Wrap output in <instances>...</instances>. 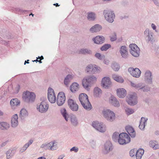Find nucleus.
Wrapping results in <instances>:
<instances>
[{"label":"nucleus","mask_w":159,"mask_h":159,"mask_svg":"<svg viewBox=\"0 0 159 159\" xmlns=\"http://www.w3.org/2000/svg\"><path fill=\"white\" fill-rule=\"evenodd\" d=\"M50 149L51 150H54L56 149L57 147V143L55 141H52L49 143Z\"/></svg>","instance_id":"nucleus-36"},{"label":"nucleus","mask_w":159,"mask_h":159,"mask_svg":"<svg viewBox=\"0 0 159 159\" xmlns=\"http://www.w3.org/2000/svg\"><path fill=\"white\" fill-rule=\"evenodd\" d=\"M71 124L74 126H76L78 124V120L75 115H72L70 116Z\"/></svg>","instance_id":"nucleus-29"},{"label":"nucleus","mask_w":159,"mask_h":159,"mask_svg":"<svg viewBox=\"0 0 159 159\" xmlns=\"http://www.w3.org/2000/svg\"><path fill=\"white\" fill-rule=\"evenodd\" d=\"M94 43L97 44H101L104 43V40H93Z\"/></svg>","instance_id":"nucleus-56"},{"label":"nucleus","mask_w":159,"mask_h":159,"mask_svg":"<svg viewBox=\"0 0 159 159\" xmlns=\"http://www.w3.org/2000/svg\"><path fill=\"white\" fill-rule=\"evenodd\" d=\"M125 129L132 138H134L135 136V132L132 127L130 126H127Z\"/></svg>","instance_id":"nucleus-25"},{"label":"nucleus","mask_w":159,"mask_h":159,"mask_svg":"<svg viewBox=\"0 0 159 159\" xmlns=\"http://www.w3.org/2000/svg\"><path fill=\"white\" fill-rule=\"evenodd\" d=\"M94 65L92 64L89 65L86 67V70L87 72H89V71H91L92 72V70L93 69Z\"/></svg>","instance_id":"nucleus-50"},{"label":"nucleus","mask_w":159,"mask_h":159,"mask_svg":"<svg viewBox=\"0 0 159 159\" xmlns=\"http://www.w3.org/2000/svg\"><path fill=\"white\" fill-rule=\"evenodd\" d=\"M104 118L108 121L112 122L116 119V114L112 111L109 109H104L102 112Z\"/></svg>","instance_id":"nucleus-3"},{"label":"nucleus","mask_w":159,"mask_h":159,"mask_svg":"<svg viewBox=\"0 0 159 159\" xmlns=\"http://www.w3.org/2000/svg\"><path fill=\"white\" fill-rule=\"evenodd\" d=\"M129 52L134 57H138L140 53L139 48L135 44H131L129 45Z\"/></svg>","instance_id":"nucleus-8"},{"label":"nucleus","mask_w":159,"mask_h":159,"mask_svg":"<svg viewBox=\"0 0 159 159\" xmlns=\"http://www.w3.org/2000/svg\"><path fill=\"white\" fill-rule=\"evenodd\" d=\"M48 97L49 101L52 103H54L56 101L54 90L52 88H49L48 90Z\"/></svg>","instance_id":"nucleus-12"},{"label":"nucleus","mask_w":159,"mask_h":159,"mask_svg":"<svg viewBox=\"0 0 159 159\" xmlns=\"http://www.w3.org/2000/svg\"><path fill=\"white\" fill-rule=\"evenodd\" d=\"M153 34L151 32H149L148 29H146L144 31V35L146 40H152L154 39Z\"/></svg>","instance_id":"nucleus-27"},{"label":"nucleus","mask_w":159,"mask_h":159,"mask_svg":"<svg viewBox=\"0 0 159 159\" xmlns=\"http://www.w3.org/2000/svg\"><path fill=\"white\" fill-rule=\"evenodd\" d=\"M66 100V97L64 93H59L57 97V103L58 106H61L64 103Z\"/></svg>","instance_id":"nucleus-13"},{"label":"nucleus","mask_w":159,"mask_h":159,"mask_svg":"<svg viewBox=\"0 0 159 159\" xmlns=\"http://www.w3.org/2000/svg\"><path fill=\"white\" fill-rule=\"evenodd\" d=\"M105 38L102 36L98 35L93 38L92 40H104Z\"/></svg>","instance_id":"nucleus-51"},{"label":"nucleus","mask_w":159,"mask_h":159,"mask_svg":"<svg viewBox=\"0 0 159 159\" xmlns=\"http://www.w3.org/2000/svg\"><path fill=\"white\" fill-rule=\"evenodd\" d=\"M102 86L105 89H107L110 87L111 83L110 79L108 77H104L102 80Z\"/></svg>","instance_id":"nucleus-16"},{"label":"nucleus","mask_w":159,"mask_h":159,"mask_svg":"<svg viewBox=\"0 0 159 159\" xmlns=\"http://www.w3.org/2000/svg\"><path fill=\"white\" fill-rule=\"evenodd\" d=\"M96 78L93 75L86 77L82 80V85L85 89L89 91L90 88L96 82Z\"/></svg>","instance_id":"nucleus-1"},{"label":"nucleus","mask_w":159,"mask_h":159,"mask_svg":"<svg viewBox=\"0 0 159 159\" xmlns=\"http://www.w3.org/2000/svg\"><path fill=\"white\" fill-rule=\"evenodd\" d=\"M28 116V112L25 109H22L20 113L19 116L21 119H24V117Z\"/></svg>","instance_id":"nucleus-40"},{"label":"nucleus","mask_w":159,"mask_h":159,"mask_svg":"<svg viewBox=\"0 0 159 159\" xmlns=\"http://www.w3.org/2000/svg\"><path fill=\"white\" fill-rule=\"evenodd\" d=\"M20 103V102L17 98L12 99L10 101V104L12 106H17Z\"/></svg>","instance_id":"nucleus-42"},{"label":"nucleus","mask_w":159,"mask_h":159,"mask_svg":"<svg viewBox=\"0 0 159 159\" xmlns=\"http://www.w3.org/2000/svg\"><path fill=\"white\" fill-rule=\"evenodd\" d=\"M7 141H6L4 143H3L1 145V146L2 147H3L4 146L7 144Z\"/></svg>","instance_id":"nucleus-63"},{"label":"nucleus","mask_w":159,"mask_h":159,"mask_svg":"<svg viewBox=\"0 0 159 159\" xmlns=\"http://www.w3.org/2000/svg\"><path fill=\"white\" fill-rule=\"evenodd\" d=\"M128 104L130 105L134 106L137 103V97L136 94H130L126 99Z\"/></svg>","instance_id":"nucleus-10"},{"label":"nucleus","mask_w":159,"mask_h":159,"mask_svg":"<svg viewBox=\"0 0 159 159\" xmlns=\"http://www.w3.org/2000/svg\"><path fill=\"white\" fill-rule=\"evenodd\" d=\"M22 98L23 100L25 102L27 103H32L35 100V95L33 92L26 91L23 93Z\"/></svg>","instance_id":"nucleus-4"},{"label":"nucleus","mask_w":159,"mask_h":159,"mask_svg":"<svg viewBox=\"0 0 159 159\" xmlns=\"http://www.w3.org/2000/svg\"><path fill=\"white\" fill-rule=\"evenodd\" d=\"M125 111L127 115H130L134 112L133 110L128 108H126L125 109Z\"/></svg>","instance_id":"nucleus-47"},{"label":"nucleus","mask_w":159,"mask_h":159,"mask_svg":"<svg viewBox=\"0 0 159 159\" xmlns=\"http://www.w3.org/2000/svg\"><path fill=\"white\" fill-rule=\"evenodd\" d=\"M149 145L151 147L154 149H157L159 148V145L156 141H151L149 142Z\"/></svg>","instance_id":"nucleus-35"},{"label":"nucleus","mask_w":159,"mask_h":159,"mask_svg":"<svg viewBox=\"0 0 159 159\" xmlns=\"http://www.w3.org/2000/svg\"><path fill=\"white\" fill-rule=\"evenodd\" d=\"M152 73L150 70H147L146 71L144 75V79L149 84H152Z\"/></svg>","instance_id":"nucleus-18"},{"label":"nucleus","mask_w":159,"mask_h":159,"mask_svg":"<svg viewBox=\"0 0 159 159\" xmlns=\"http://www.w3.org/2000/svg\"><path fill=\"white\" fill-rule=\"evenodd\" d=\"M79 88V85L77 83H73L70 87V90L73 93H75V92L78 91Z\"/></svg>","instance_id":"nucleus-31"},{"label":"nucleus","mask_w":159,"mask_h":159,"mask_svg":"<svg viewBox=\"0 0 159 159\" xmlns=\"http://www.w3.org/2000/svg\"><path fill=\"white\" fill-rule=\"evenodd\" d=\"M95 56L97 58L100 60L104 59L105 57L104 55H102L100 53H98L95 54Z\"/></svg>","instance_id":"nucleus-48"},{"label":"nucleus","mask_w":159,"mask_h":159,"mask_svg":"<svg viewBox=\"0 0 159 159\" xmlns=\"http://www.w3.org/2000/svg\"><path fill=\"white\" fill-rule=\"evenodd\" d=\"M90 144L91 145L93 148L96 144L95 141L93 140H91L90 141Z\"/></svg>","instance_id":"nucleus-58"},{"label":"nucleus","mask_w":159,"mask_h":159,"mask_svg":"<svg viewBox=\"0 0 159 159\" xmlns=\"http://www.w3.org/2000/svg\"><path fill=\"white\" fill-rule=\"evenodd\" d=\"M64 156V155H61L57 159H63Z\"/></svg>","instance_id":"nucleus-62"},{"label":"nucleus","mask_w":159,"mask_h":159,"mask_svg":"<svg viewBox=\"0 0 159 159\" xmlns=\"http://www.w3.org/2000/svg\"><path fill=\"white\" fill-rule=\"evenodd\" d=\"M61 112L63 117L65 119V120L66 121H68L69 120V116L67 113L66 109L65 108L61 109Z\"/></svg>","instance_id":"nucleus-32"},{"label":"nucleus","mask_w":159,"mask_h":159,"mask_svg":"<svg viewBox=\"0 0 159 159\" xmlns=\"http://www.w3.org/2000/svg\"><path fill=\"white\" fill-rule=\"evenodd\" d=\"M87 20L91 21H94L96 18V14L94 12H89L87 13Z\"/></svg>","instance_id":"nucleus-26"},{"label":"nucleus","mask_w":159,"mask_h":159,"mask_svg":"<svg viewBox=\"0 0 159 159\" xmlns=\"http://www.w3.org/2000/svg\"><path fill=\"white\" fill-rule=\"evenodd\" d=\"M81 105L83 108L87 110H90L92 108L91 105L89 100L86 101Z\"/></svg>","instance_id":"nucleus-30"},{"label":"nucleus","mask_w":159,"mask_h":159,"mask_svg":"<svg viewBox=\"0 0 159 159\" xmlns=\"http://www.w3.org/2000/svg\"><path fill=\"white\" fill-rule=\"evenodd\" d=\"M110 37V40H116L117 39L116 34L115 32L111 34Z\"/></svg>","instance_id":"nucleus-53"},{"label":"nucleus","mask_w":159,"mask_h":159,"mask_svg":"<svg viewBox=\"0 0 159 159\" xmlns=\"http://www.w3.org/2000/svg\"><path fill=\"white\" fill-rule=\"evenodd\" d=\"M16 152L14 148H11L7 151L6 152L7 159H11L14 155Z\"/></svg>","instance_id":"nucleus-21"},{"label":"nucleus","mask_w":159,"mask_h":159,"mask_svg":"<svg viewBox=\"0 0 159 159\" xmlns=\"http://www.w3.org/2000/svg\"><path fill=\"white\" fill-rule=\"evenodd\" d=\"M18 116L16 114H15L12 117L11 123V126L12 127L15 128L19 124L18 120Z\"/></svg>","instance_id":"nucleus-19"},{"label":"nucleus","mask_w":159,"mask_h":159,"mask_svg":"<svg viewBox=\"0 0 159 159\" xmlns=\"http://www.w3.org/2000/svg\"><path fill=\"white\" fill-rule=\"evenodd\" d=\"M79 150V148H78L76 147H72V148H71L70 151H74L75 152H77Z\"/></svg>","instance_id":"nucleus-55"},{"label":"nucleus","mask_w":159,"mask_h":159,"mask_svg":"<svg viewBox=\"0 0 159 159\" xmlns=\"http://www.w3.org/2000/svg\"><path fill=\"white\" fill-rule=\"evenodd\" d=\"M102 93V91L101 89L98 87H96L94 88V96L98 97H100Z\"/></svg>","instance_id":"nucleus-37"},{"label":"nucleus","mask_w":159,"mask_h":159,"mask_svg":"<svg viewBox=\"0 0 159 159\" xmlns=\"http://www.w3.org/2000/svg\"><path fill=\"white\" fill-rule=\"evenodd\" d=\"M68 104L70 108L73 111H77L78 109V106L75 102L71 99L68 100Z\"/></svg>","instance_id":"nucleus-14"},{"label":"nucleus","mask_w":159,"mask_h":159,"mask_svg":"<svg viewBox=\"0 0 159 159\" xmlns=\"http://www.w3.org/2000/svg\"><path fill=\"white\" fill-rule=\"evenodd\" d=\"M119 133L118 132H114L112 135V139L115 142H118V139L119 138Z\"/></svg>","instance_id":"nucleus-44"},{"label":"nucleus","mask_w":159,"mask_h":159,"mask_svg":"<svg viewBox=\"0 0 159 159\" xmlns=\"http://www.w3.org/2000/svg\"><path fill=\"white\" fill-rule=\"evenodd\" d=\"M26 149L24 146H23L20 149V152H21L22 153L23 152H24V151H25L26 150Z\"/></svg>","instance_id":"nucleus-59"},{"label":"nucleus","mask_w":159,"mask_h":159,"mask_svg":"<svg viewBox=\"0 0 159 159\" xmlns=\"http://www.w3.org/2000/svg\"><path fill=\"white\" fill-rule=\"evenodd\" d=\"M10 127L9 124L6 122H0V129L2 130L7 129Z\"/></svg>","instance_id":"nucleus-39"},{"label":"nucleus","mask_w":159,"mask_h":159,"mask_svg":"<svg viewBox=\"0 0 159 159\" xmlns=\"http://www.w3.org/2000/svg\"><path fill=\"white\" fill-rule=\"evenodd\" d=\"M154 3L157 6H159V3L157 0H153Z\"/></svg>","instance_id":"nucleus-60"},{"label":"nucleus","mask_w":159,"mask_h":159,"mask_svg":"<svg viewBox=\"0 0 159 159\" xmlns=\"http://www.w3.org/2000/svg\"><path fill=\"white\" fill-rule=\"evenodd\" d=\"M74 75H68L65 78L64 80V83L66 85H67L70 81L73 79Z\"/></svg>","instance_id":"nucleus-34"},{"label":"nucleus","mask_w":159,"mask_h":159,"mask_svg":"<svg viewBox=\"0 0 159 159\" xmlns=\"http://www.w3.org/2000/svg\"><path fill=\"white\" fill-rule=\"evenodd\" d=\"M144 153V150L143 149H139L136 151V159H141Z\"/></svg>","instance_id":"nucleus-33"},{"label":"nucleus","mask_w":159,"mask_h":159,"mask_svg":"<svg viewBox=\"0 0 159 159\" xmlns=\"http://www.w3.org/2000/svg\"><path fill=\"white\" fill-rule=\"evenodd\" d=\"M109 102L112 105L116 107H119L120 106V103L116 98L113 96H111L110 98Z\"/></svg>","instance_id":"nucleus-24"},{"label":"nucleus","mask_w":159,"mask_h":159,"mask_svg":"<svg viewBox=\"0 0 159 159\" xmlns=\"http://www.w3.org/2000/svg\"><path fill=\"white\" fill-rule=\"evenodd\" d=\"M112 69L115 71H118L120 68V66L117 63L114 62L111 65Z\"/></svg>","instance_id":"nucleus-41"},{"label":"nucleus","mask_w":159,"mask_h":159,"mask_svg":"<svg viewBox=\"0 0 159 159\" xmlns=\"http://www.w3.org/2000/svg\"><path fill=\"white\" fill-rule=\"evenodd\" d=\"M112 150V144L110 141L106 142L104 145V148L103 150V153L107 154Z\"/></svg>","instance_id":"nucleus-17"},{"label":"nucleus","mask_w":159,"mask_h":159,"mask_svg":"<svg viewBox=\"0 0 159 159\" xmlns=\"http://www.w3.org/2000/svg\"><path fill=\"white\" fill-rule=\"evenodd\" d=\"M48 108V105L45 100L37 105V109L40 112L44 113L47 112Z\"/></svg>","instance_id":"nucleus-9"},{"label":"nucleus","mask_w":159,"mask_h":159,"mask_svg":"<svg viewBox=\"0 0 159 159\" xmlns=\"http://www.w3.org/2000/svg\"><path fill=\"white\" fill-rule=\"evenodd\" d=\"M130 83L132 87L141 92H146L150 91L149 87L144 83H137L132 81H130Z\"/></svg>","instance_id":"nucleus-2"},{"label":"nucleus","mask_w":159,"mask_h":159,"mask_svg":"<svg viewBox=\"0 0 159 159\" xmlns=\"http://www.w3.org/2000/svg\"><path fill=\"white\" fill-rule=\"evenodd\" d=\"M92 126L96 129L101 133H104L106 130V125L102 122L94 121L92 123Z\"/></svg>","instance_id":"nucleus-7"},{"label":"nucleus","mask_w":159,"mask_h":159,"mask_svg":"<svg viewBox=\"0 0 159 159\" xmlns=\"http://www.w3.org/2000/svg\"><path fill=\"white\" fill-rule=\"evenodd\" d=\"M119 52L121 56L124 59L127 58L128 57V52L127 48L125 46H122L119 48Z\"/></svg>","instance_id":"nucleus-15"},{"label":"nucleus","mask_w":159,"mask_h":159,"mask_svg":"<svg viewBox=\"0 0 159 159\" xmlns=\"http://www.w3.org/2000/svg\"><path fill=\"white\" fill-rule=\"evenodd\" d=\"M128 71L130 75L134 77L139 78L140 76L141 71L138 68H136L134 69L130 67L128 69Z\"/></svg>","instance_id":"nucleus-11"},{"label":"nucleus","mask_w":159,"mask_h":159,"mask_svg":"<svg viewBox=\"0 0 159 159\" xmlns=\"http://www.w3.org/2000/svg\"><path fill=\"white\" fill-rule=\"evenodd\" d=\"M111 47V45L108 44H105L101 48V50L102 51H106Z\"/></svg>","instance_id":"nucleus-46"},{"label":"nucleus","mask_w":159,"mask_h":159,"mask_svg":"<svg viewBox=\"0 0 159 159\" xmlns=\"http://www.w3.org/2000/svg\"><path fill=\"white\" fill-rule=\"evenodd\" d=\"M37 159H46V158L44 157H41L38 158Z\"/></svg>","instance_id":"nucleus-64"},{"label":"nucleus","mask_w":159,"mask_h":159,"mask_svg":"<svg viewBox=\"0 0 159 159\" xmlns=\"http://www.w3.org/2000/svg\"><path fill=\"white\" fill-rule=\"evenodd\" d=\"M100 67H97V66L94 65L93 67V69L92 70V73L93 74L99 73L100 71Z\"/></svg>","instance_id":"nucleus-45"},{"label":"nucleus","mask_w":159,"mask_h":159,"mask_svg":"<svg viewBox=\"0 0 159 159\" xmlns=\"http://www.w3.org/2000/svg\"><path fill=\"white\" fill-rule=\"evenodd\" d=\"M130 141V137L127 134L122 133L119 134L118 142L120 144H126L129 143Z\"/></svg>","instance_id":"nucleus-6"},{"label":"nucleus","mask_w":159,"mask_h":159,"mask_svg":"<svg viewBox=\"0 0 159 159\" xmlns=\"http://www.w3.org/2000/svg\"><path fill=\"white\" fill-rule=\"evenodd\" d=\"M148 119L147 118L142 117L141 121H140V125H139V128L142 130L144 129L145 126L147 124Z\"/></svg>","instance_id":"nucleus-22"},{"label":"nucleus","mask_w":159,"mask_h":159,"mask_svg":"<svg viewBox=\"0 0 159 159\" xmlns=\"http://www.w3.org/2000/svg\"><path fill=\"white\" fill-rule=\"evenodd\" d=\"M117 95L120 98H123L126 95V90L123 88H120L117 90Z\"/></svg>","instance_id":"nucleus-23"},{"label":"nucleus","mask_w":159,"mask_h":159,"mask_svg":"<svg viewBox=\"0 0 159 159\" xmlns=\"http://www.w3.org/2000/svg\"><path fill=\"white\" fill-rule=\"evenodd\" d=\"M33 142V141L31 140H30L29 142L25 144L24 146L27 149L29 146Z\"/></svg>","instance_id":"nucleus-54"},{"label":"nucleus","mask_w":159,"mask_h":159,"mask_svg":"<svg viewBox=\"0 0 159 159\" xmlns=\"http://www.w3.org/2000/svg\"><path fill=\"white\" fill-rule=\"evenodd\" d=\"M80 53L83 54H91L92 53V52L90 50L88 49H81L80 51Z\"/></svg>","instance_id":"nucleus-43"},{"label":"nucleus","mask_w":159,"mask_h":159,"mask_svg":"<svg viewBox=\"0 0 159 159\" xmlns=\"http://www.w3.org/2000/svg\"><path fill=\"white\" fill-rule=\"evenodd\" d=\"M49 143L47 144L44 143L41 145L40 148H44V149L46 150L50 149L49 146Z\"/></svg>","instance_id":"nucleus-49"},{"label":"nucleus","mask_w":159,"mask_h":159,"mask_svg":"<svg viewBox=\"0 0 159 159\" xmlns=\"http://www.w3.org/2000/svg\"><path fill=\"white\" fill-rule=\"evenodd\" d=\"M136 150L135 149H131L129 152V155L131 157H133L136 154Z\"/></svg>","instance_id":"nucleus-52"},{"label":"nucleus","mask_w":159,"mask_h":159,"mask_svg":"<svg viewBox=\"0 0 159 159\" xmlns=\"http://www.w3.org/2000/svg\"><path fill=\"white\" fill-rule=\"evenodd\" d=\"M102 29V26L98 24H96L92 27L89 29V31L92 33L99 32Z\"/></svg>","instance_id":"nucleus-20"},{"label":"nucleus","mask_w":159,"mask_h":159,"mask_svg":"<svg viewBox=\"0 0 159 159\" xmlns=\"http://www.w3.org/2000/svg\"><path fill=\"white\" fill-rule=\"evenodd\" d=\"M105 19L108 22H113L115 18V14L113 11L110 10H105L103 12Z\"/></svg>","instance_id":"nucleus-5"},{"label":"nucleus","mask_w":159,"mask_h":159,"mask_svg":"<svg viewBox=\"0 0 159 159\" xmlns=\"http://www.w3.org/2000/svg\"><path fill=\"white\" fill-rule=\"evenodd\" d=\"M112 78L116 81L120 83H122L124 81V80L121 77L116 74H113L112 75Z\"/></svg>","instance_id":"nucleus-38"},{"label":"nucleus","mask_w":159,"mask_h":159,"mask_svg":"<svg viewBox=\"0 0 159 159\" xmlns=\"http://www.w3.org/2000/svg\"><path fill=\"white\" fill-rule=\"evenodd\" d=\"M109 62V60L107 59H105L104 61V63L108 65Z\"/></svg>","instance_id":"nucleus-61"},{"label":"nucleus","mask_w":159,"mask_h":159,"mask_svg":"<svg viewBox=\"0 0 159 159\" xmlns=\"http://www.w3.org/2000/svg\"><path fill=\"white\" fill-rule=\"evenodd\" d=\"M151 26L152 29L154 30L156 32H158V31L156 30L157 27L154 24L152 23L151 25Z\"/></svg>","instance_id":"nucleus-57"},{"label":"nucleus","mask_w":159,"mask_h":159,"mask_svg":"<svg viewBox=\"0 0 159 159\" xmlns=\"http://www.w3.org/2000/svg\"><path fill=\"white\" fill-rule=\"evenodd\" d=\"M79 99L80 101L82 104L86 101H88V97L87 95L84 93H81L79 96Z\"/></svg>","instance_id":"nucleus-28"}]
</instances>
